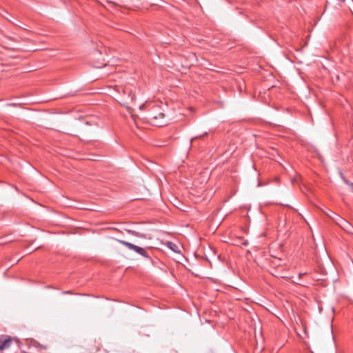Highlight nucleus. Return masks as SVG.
Wrapping results in <instances>:
<instances>
[{"label": "nucleus", "mask_w": 353, "mask_h": 353, "mask_svg": "<svg viewBox=\"0 0 353 353\" xmlns=\"http://www.w3.org/2000/svg\"><path fill=\"white\" fill-rule=\"evenodd\" d=\"M148 118L154 125L162 126L165 125V122L163 121L165 114L163 112L161 107L158 104L153 105L149 110Z\"/></svg>", "instance_id": "f257e3e1"}, {"label": "nucleus", "mask_w": 353, "mask_h": 353, "mask_svg": "<svg viewBox=\"0 0 353 353\" xmlns=\"http://www.w3.org/2000/svg\"><path fill=\"white\" fill-rule=\"evenodd\" d=\"M119 242L125 245V247H127L128 249L130 250H134V252H136L137 253L139 254L140 255L144 256V257H146V258H148L149 256L147 253V252L145 251V249L141 248V247H139L137 245H135L131 243H129V242H127V241H119Z\"/></svg>", "instance_id": "f03ea898"}, {"label": "nucleus", "mask_w": 353, "mask_h": 353, "mask_svg": "<svg viewBox=\"0 0 353 353\" xmlns=\"http://www.w3.org/2000/svg\"><path fill=\"white\" fill-rule=\"evenodd\" d=\"M13 342L14 339L10 336L6 334L0 335V351L8 349Z\"/></svg>", "instance_id": "7ed1b4c3"}, {"label": "nucleus", "mask_w": 353, "mask_h": 353, "mask_svg": "<svg viewBox=\"0 0 353 353\" xmlns=\"http://www.w3.org/2000/svg\"><path fill=\"white\" fill-rule=\"evenodd\" d=\"M335 222L345 232L352 233L353 226L345 219L341 216H338V219L335 220Z\"/></svg>", "instance_id": "20e7f679"}, {"label": "nucleus", "mask_w": 353, "mask_h": 353, "mask_svg": "<svg viewBox=\"0 0 353 353\" xmlns=\"http://www.w3.org/2000/svg\"><path fill=\"white\" fill-rule=\"evenodd\" d=\"M168 248L174 251V252H179V247L174 243L168 241L166 243Z\"/></svg>", "instance_id": "39448f33"}, {"label": "nucleus", "mask_w": 353, "mask_h": 353, "mask_svg": "<svg viewBox=\"0 0 353 353\" xmlns=\"http://www.w3.org/2000/svg\"><path fill=\"white\" fill-rule=\"evenodd\" d=\"M151 105V103H148L146 102L145 103H143L141 105H140L139 107V109L141 110H147L148 108Z\"/></svg>", "instance_id": "423d86ee"}, {"label": "nucleus", "mask_w": 353, "mask_h": 353, "mask_svg": "<svg viewBox=\"0 0 353 353\" xmlns=\"http://www.w3.org/2000/svg\"><path fill=\"white\" fill-rule=\"evenodd\" d=\"M129 96L131 97V101H133L134 100V94L132 93V91H130L128 93Z\"/></svg>", "instance_id": "0eeeda50"}, {"label": "nucleus", "mask_w": 353, "mask_h": 353, "mask_svg": "<svg viewBox=\"0 0 353 353\" xmlns=\"http://www.w3.org/2000/svg\"><path fill=\"white\" fill-rule=\"evenodd\" d=\"M275 276H276V277H281V278H285V277H286V276H285V274H279H279H275Z\"/></svg>", "instance_id": "6e6552de"}, {"label": "nucleus", "mask_w": 353, "mask_h": 353, "mask_svg": "<svg viewBox=\"0 0 353 353\" xmlns=\"http://www.w3.org/2000/svg\"><path fill=\"white\" fill-rule=\"evenodd\" d=\"M346 183H347V184H349V185H350V188H351L352 191H353V183H349V182H347V181H346Z\"/></svg>", "instance_id": "1a4fd4ad"}, {"label": "nucleus", "mask_w": 353, "mask_h": 353, "mask_svg": "<svg viewBox=\"0 0 353 353\" xmlns=\"http://www.w3.org/2000/svg\"><path fill=\"white\" fill-rule=\"evenodd\" d=\"M332 212V214H328V216L335 221V220H336V219H334V217H333V216H332V214H335V213H334V212Z\"/></svg>", "instance_id": "9d476101"}, {"label": "nucleus", "mask_w": 353, "mask_h": 353, "mask_svg": "<svg viewBox=\"0 0 353 353\" xmlns=\"http://www.w3.org/2000/svg\"><path fill=\"white\" fill-rule=\"evenodd\" d=\"M332 212V214H328V216L335 221V220H336V219H334V217H333V216H332V214H335V213H334V212Z\"/></svg>", "instance_id": "9b49d317"}, {"label": "nucleus", "mask_w": 353, "mask_h": 353, "mask_svg": "<svg viewBox=\"0 0 353 353\" xmlns=\"http://www.w3.org/2000/svg\"><path fill=\"white\" fill-rule=\"evenodd\" d=\"M63 294H72V292L71 291H64V292H63Z\"/></svg>", "instance_id": "f8f14e48"}, {"label": "nucleus", "mask_w": 353, "mask_h": 353, "mask_svg": "<svg viewBox=\"0 0 353 353\" xmlns=\"http://www.w3.org/2000/svg\"><path fill=\"white\" fill-rule=\"evenodd\" d=\"M305 274H306V273H300V274H299V278H301V276H302L303 275H305Z\"/></svg>", "instance_id": "ddd939ff"}]
</instances>
